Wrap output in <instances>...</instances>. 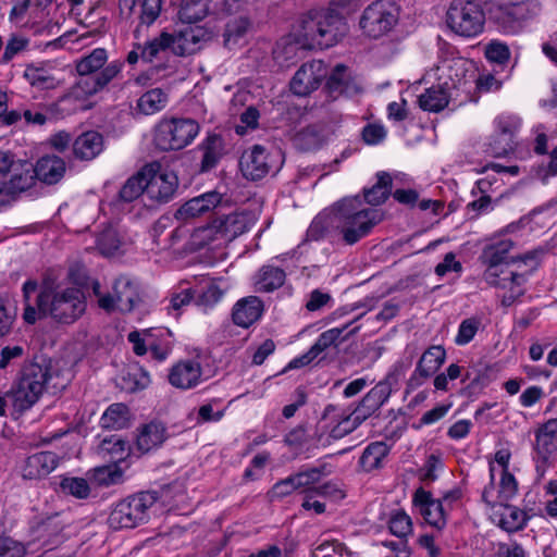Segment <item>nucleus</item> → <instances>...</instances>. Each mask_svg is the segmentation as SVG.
I'll return each instance as SVG.
<instances>
[{"mask_svg": "<svg viewBox=\"0 0 557 557\" xmlns=\"http://www.w3.org/2000/svg\"><path fill=\"white\" fill-rule=\"evenodd\" d=\"M65 173V162L58 156H44L34 166L35 178L46 183H58Z\"/></svg>", "mask_w": 557, "mask_h": 557, "instance_id": "72a5a7b5", "label": "nucleus"}, {"mask_svg": "<svg viewBox=\"0 0 557 557\" xmlns=\"http://www.w3.org/2000/svg\"><path fill=\"white\" fill-rule=\"evenodd\" d=\"M391 532L397 537H406L412 532L411 518L403 510L394 512L388 521Z\"/></svg>", "mask_w": 557, "mask_h": 557, "instance_id": "e2e57ef3", "label": "nucleus"}, {"mask_svg": "<svg viewBox=\"0 0 557 557\" xmlns=\"http://www.w3.org/2000/svg\"><path fill=\"white\" fill-rule=\"evenodd\" d=\"M536 469H544L553 454L557 450V418H552L540 424L534 432Z\"/></svg>", "mask_w": 557, "mask_h": 557, "instance_id": "aec40b11", "label": "nucleus"}, {"mask_svg": "<svg viewBox=\"0 0 557 557\" xmlns=\"http://www.w3.org/2000/svg\"><path fill=\"white\" fill-rule=\"evenodd\" d=\"M198 149L201 152V172L214 169L227 153L225 140L218 134H209L198 146Z\"/></svg>", "mask_w": 557, "mask_h": 557, "instance_id": "c85d7f7f", "label": "nucleus"}, {"mask_svg": "<svg viewBox=\"0 0 557 557\" xmlns=\"http://www.w3.org/2000/svg\"><path fill=\"white\" fill-rule=\"evenodd\" d=\"M283 159L278 151H270L261 145L246 149L239 160V169L244 177L259 181L271 171H278Z\"/></svg>", "mask_w": 557, "mask_h": 557, "instance_id": "9b49d317", "label": "nucleus"}, {"mask_svg": "<svg viewBox=\"0 0 557 557\" xmlns=\"http://www.w3.org/2000/svg\"><path fill=\"white\" fill-rule=\"evenodd\" d=\"M347 32L345 17L335 9L312 10L301 18L297 41L306 49H326L336 45Z\"/></svg>", "mask_w": 557, "mask_h": 557, "instance_id": "7ed1b4c3", "label": "nucleus"}, {"mask_svg": "<svg viewBox=\"0 0 557 557\" xmlns=\"http://www.w3.org/2000/svg\"><path fill=\"white\" fill-rule=\"evenodd\" d=\"M168 436V430L162 422L151 421L140 429L137 435V448L141 453H148L161 446Z\"/></svg>", "mask_w": 557, "mask_h": 557, "instance_id": "f704fd0d", "label": "nucleus"}, {"mask_svg": "<svg viewBox=\"0 0 557 557\" xmlns=\"http://www.w3.org/2000/svg\"><path fill=\"white\" fill-rule=\"evenodd\" d=\"M144 169H149L146 177V195L158 203L171 201L178 188L177 175L170 170L161 169L160 164H147Z\"/></svg>", "mask_w": 557, "mask_h": 557, "instance_id": "ddd939ff", "label": "nucleus"}, {"mask_svg": "<svg viewBox=\"0 0 557 557\" xmlns=\"http://www.w3.org/2000/svg\"><path fill=\"white\" fill-rule=\"evenodd\" d=\"M337 210L336 203L331 209L319 213L311 222L307 236L312 240H319L327 235L337 233Z\"/></svg>", "mask_w": 557, "mask_h": 557, "instance_id": "4c0bfd02", "label": "nucleus"}, {"mask_svg": "<svg viewBox=\"0 0 557 557\" xmlns=\"http://www.w3.org/2000/svg\"><path fill=\"white\" fill-rule=\"evenodd\" d=\"M102 136L94 131L83 133L73 144L74 154L81 160H91L96 158L102 151Z\"/></svg>", "mask_w": 557, "mask_h": 557, "instance_id": "58836bf2", "label": "nucleus"}, {"mask_svg": "<svg viewBox=\"0 0 557 557\" xmlns=\"http://www.w3.org/2000/svg\"><path fill=\"white\" fill-rule=\"evenodd\" d=\"M348 325L349 324H346L343 327H333L323 332L311 347L318 355H320L329 347L336 346L338 343L346 339L348 335L355 334L359 330L357 326L352 329L346 336L342 337V334L348 327Z\"/></svg>", "mask_w": 557, "mask_h": 557, "instance_id": "5fc2aeb1", "label": "nucleus"}, {"mask_svg": "<svg viewBox=\"0 0 557 557\" xmlns=\"http://www.w3.org/2000/svg\"><path fill=\"white\" fill-rule=\"evenodd\" d=\"M414 507L432 527L442 529L446 524V509L443 502L434 499L430 492L419 487L412 498Z\"/></svg>", "mask_w": 557, "mask_h": 557, "instance_id": "393cba45", "label": "nucleus"}, {"mask_svg": "<svg viewBox=\"0 0 557 557\" xmlns=\"http://www.w3.org/2000/svg\"><path fill=\"white\" fill-rule=\"evenodd\" d=\"M139 287L136 282L127 276L117 277L112 286V292L100 298V308L107 312H131L140 302Z\"/></svg>", "mask_w": 557, "mask_h": 557, "instance_id": "f8f14e48", "label": "nucleus"}, {"mask_svg": "<svg viewBox=\"0 0 557 557\" xmlns=\"http://www.w3.org/2000/svg\"><path fill=\"white\" fill-rule=\"evenodd\" d=\"M324 140V129L320 125H308L298 131L293 137L294 146L301 151L319 149Z\"/></svg>", "mask_w": 557, "mask_h": 557, "instance_id": "79ce46f5", "label": "nucleus"}, {"mask_svg": "<svg viewBox=\"0 0 557 557\" xmlns=\"http://www.w3.org/2000/svg\"><path fill=\"white\" fill-rule=\"evenodd\" d=\"M162 9V0H138L137 16L138 25L134 29L136 39H140L144 28L152 25L159 17Z\"/></svg>", "mask_w": 557, "mask_h": 557, "instance_id": "c03bdc74", "label": "nucleus"}, {"mask_svg": "<svg viewBox=\"0 0 557 557\" xmlns=\"http://www.w3.org/2000/svg\"><path fill=\"white\" fill-rule=\"evenodd\" d=\"M216 225L221 228L224 242L230 243L237 236L247 232L256 221L255 214L250 211H234L228 214L215 216Z\"/></svg>", "mask_w": 557, "mask_h": 557, "instance_id": "a878e982", "label": "nucleus"}, {"mask_svg": "<svg viewBox=\"0 0 557 557\" xmlns=\"http://www.w3.org/2000/svg\"><path fill=\"white\" fill-rule=\"evenodd\" d=\"M108 52L104 48H96L76 62V71L82 77L77 86L85 94L94 95L103 89L122 70V62L107 64Z\"/></svg>", "mask_w": 557, "mask_h": 557, "instance_id": "423d86ee", "label": "nucleus"}, {"mask_svg": "<svg viewBox=\"0 0 557 557\" xmlns=\"http://www.w3.org/2000/svg\"><path fill=\"white\" fill-rule=\"evenodd\" d=\"M209 13V0H182L180 18L188 24L196 23Z\"/></svg>", "mask_w": 557, "mask_h": 557, "instance_id": "603ef678", "label": "nucleus"}, {"mask_svg": "<svg viewBox=\"0 0 557 557\" xmlns=\"http://www.w3.org/2000/svg\"><path fill=\"white\" fill-rule=\"evenodd\" d=\"M157 492H140L117 502L108 518L113 530L135 528L149 519V511L158 500Z\"/></svg>", "mask_w": 557, "mask_h": 557, "instance_id": "0eeeda50", "label": "nucleus"}, {"mask_svg": "<svg viewBox=\"0 0 557 557\" xmlns=\"http://www.w3.org/2000/svg\"><path fill=\"white\" fill-rule=\"evenodd\" d=\"M411 362V358L396 361L386 376L364 395L367 401L379 410L388 400L393 389L398 386Z\"/></svg>", "mask_w": 557, "mask_h": 557, "instance_id": "a211bd4d", "label": "nucleus"}, {"mask_svg": "<svg viewBox=\"0 0 557 557\" xmlns=\"http://www.w3.org/2000/svg\"><path fill=\"white\" fill-rule=\"evenodd\" d=\"M23 76L30 86L39 90L54 89L60 85V81L42 64L26 65Z\"/></svg>", "mask_w": 557, "mask_h": 557, "instance_id": "37998d69", "label": "nucleus"}, {"mask_svg": "<svg viewBox=\"0 0 557 557\" xmlns=\"http://www.w3.org/2000/svg\"><path fill=\"white\" fill-rule=\"evenodd\" d=\"M398 7L386 0H377L369 4L359 21L360 29L371 38H379L397 24Z\"/></svg>", "mask_w": 557, "mask_h": 557, "instance_id": "9d476101", "label": "nucleus"}, {"mask_svg": "<svg viewBox=\"0 0 557 557\" xmlns=\"http://www.w3.org/2000/svg\"><path fill=\"white\" fill-rule=\"evenodd\" d=\"M418 101L422 110L438 112L448 104V94L443 86L431 87L419 96Z\"/></svg>", "mask_w": 557, "mask_h": 557, "instance_id": "8fccbe9b", "label": "nucleus"}, {"mask_svg": "<svg viewBox=\"0 0 557 557\" xmlns=\"http://www.w3.org/2000/svg\"><path fill=\"white\" fill-rule=\"evenodd\" d=\"M63 530V523L59 519V515L55 518H48L38 524L36 532L39 539H44L42 545L50 546L54 545L59 541L61 531Z\"/></svg>", "mask_w": 557, "mask_h": 557, "instance_id": "4d7b16f0", "label": "nucleus"}, {"mask_svg": "<svg viewBox=\"0 0 557 557\" xmlns=\"http://www.w3.org/2000/svg\"><path fill=\"white\" fill-rule=\"evenodd\" d=\"M191 242L198 249L203 247L216 248L226 244L221 228L216 225L215 218L208 225L195 230Z\"/></svg>", "mask_w": 557, "mask_h": 557, "instance_id": "a18cd8bd", "label": "nucleus"}, {"mask_svg": "<svg viewBox=\"0 0 557 557\" xmlns=\"http://www.w3.org/2000/svg\"><path fill=\"white\" fill-rule=\"evenodd\" d=\"M60 458L52 451H40L29 456L23 467V478L39 480L51 473L59 465Z\"/></svg>", "mask_w": 557, "mask_h": 557, "instance_id": "cd10ccee", "label": "nucleus"}, {"mask_svg": "<svg viewBox=\"0 0 557 557\" xmlns=\"http://www.w3.org/2000/svg\"><path fill=\"white\" fill-rule=\"evenodd\" d=\"M123 473L116 466H103L92 471L91 480L99 486H109L121 482Z\"/></svg>", "mask_w": 557, "mask_h": 557, "instance_id": "680f3d73", "label": "nucleus"}, {"mask_svg": "<svg viewBox=\"0 0 557 557\" xmlns=\"http://www.w3.org/2000/svg\"><path fill=\"white\" fill-rule=\"evenodd\" d=\"M411 362V358L396 361L386 376L364 395L367 401L379 410L388 400L393 389L398 386Z\"/></svg>", "mask_w": 557, "mask_h": 557, "instance_id": "f3484780", "label": "nucleus"}, {"mask_svg": "<svg viewBox=\"0 0 557 557\" xmlns=\"http://www.w3.org/2000/svg\"><path fill=\"white\" fill-rule=\"evenodd\" d=\"M520 127V120L513 115H502L496 120L497 134L503 137V144L492 145V154L496 158L505 157L515 149L513 137Z\"/></svg>", "mask_w": 557, "mask_h": 557, "instance_id": "7c9ffc66", "label": "nucleus"}, {"mask_svg": "<svg viewBox=\"0 0 557 557\" xmlns=\"http://www.w3.org/2000/svg\"><path fill=\"white\" fill-rule=\"evenodd\" d=\"M326 73V66L320 60L304 63L290 81V90L297 96H307L320 86Z\"/></svg>", "mask_w": 557, "mask_h": 557, "instance_id": "412c9836", "label": "nucleus"}, {"mask_svg": "<svg viewBox=\"0 0 557 557\" xmlns=\"http://www.w3.org/2000/svg\"><path fill=\"white\" fill-rule=\"evenodd\" d=\"M485 282L492 286L506 289L507 293H512L516 288L523 289L525 278L522 274L500 269L498 270V276H495L493 282L490 280H485Z\"/></svg>", "mask_w": 557, "mask_h": 557, "instance_id": "6e6d98bb", "label": "nucleus"}, {"mask_svg": "<svg viewBox=\"0 0 557 557\" xmlns=\"http://www.w3.org/2000/svg\"><path fill=\"white\" fill-rule=\"evenodd\" d=\"M337 234L347 245H354L366 237L382 220V213L372 208H366L358 197L344 198L336 202Z\"/></svg>", "mask_w": 557, "mask_h": 557, "instance_id": "20e7f679", "label": "nucleus"}, {"mask_svg": "<svg viewBox=\"0 0 557 557\" xmlns=\"http://www.w3.org/2000/svg\"><path fill=\"white\" fill-rule=\"evenodd\" d=\"M485 7L490 21L509 35L520 33L542 11L539 0H488Z\"/></svg>", "mask_w": 557, "mask_h": 557, "instance_id": "39448f33", "label": "nucleus"}, {"mask_svg": "<svg viewBox=\"0 0 557 557\" xmlns=\"http://www.w3.org/2000/svg\"><path fill=\"white\" fill-rule=\"evenodd\" d=\"M36 305L40 314L64 324L75 322L86 310L83 290L60 284L55 270H48L45 273Z\"/></svg>", "mask_w": 557, "mask_h": 557, "instance_id": "f03ea898", "label": "nucleus"}, {"mask_svg": "<svg viewBox=\"0 0 557 557\" xmlns=\"http://www.w3.org/2000/svg\"><path fill=\"white\" fill-rule=\"evenodd\" d=\"M392 188V177L386 172H381L377 174V182L372 188L364 191V199L368 203L377 206L384 202L389 194Z\"/></svg>", "mask_w": 557, "mask_h": 557, "instance_id": "864d4df0", "label": "nucleus"}, {"mask_svg": "<svg viewBox=\"0 0 557 557\" xmlns=\"http://www.w3.org/2000/svg\"><path fill=\"white\" fill-rule=\"evenodd\" d=\"M29 45V39L22 35L13 34L9 38L2 55L3 62L11 61L15 55L24 51Z\"/></svg>", "mask_w": 557, "mask_h": 557, "instance_id": "338daca9", "label": "nucleus"}, {"mask_svg": "<svg viewBox=\"0 0 557 557\" xmlns=\"http://www.w3.org/2000/svg\"><path fill=\"white\" fill-rule=\"evenodd\" d=\"M446 23L455 34L472 38L483 33L485 13L474 0H453L446 12Z\"/></svg>", "mask_w": 557, "mask_h": 557, "instance_id": "6e6552de", "label": "nucleus"}, {"mask_svg": "<svg viewBox=\"0 0 557 557\" xmlns=\"http://www.w3.org/2000/svg\"><path fill=\"white\" fill-rule=\"evenodd\" d=\"M168 103V95L160 88H153L143 94L137 100V109L145 115L160 112Z\"/></svg>", "mask_w": 557, "mask_h": 557, "instance_id": "49530a36", "label": "nucleus"}, {"mask_svg": "<svg viewBox=\"0 0 557 557\" xmlns=\"http://www.w3.org/2000/svg\"><path fill=\"white\" fill-rule=\"evenodd\" d=\"M360 423L355 420L352 413L339 410L334 405L325 407L320 421V428L329 433L332 440H339L354 432Z\"/></svg>", "mask_w": 557, "mask_h": 557, "instance_id": "4be33fe9", "label": "nucleus"}, {"mask_svg": "<svg viewBox=\"0 0 557 557\" xmlns=\"http://www.w3.org/2000/svg\"><path fill=\"white\" fill-rule=\"evenodd\" d=\"M99 454L106 456H109L111 459L119 461L123 459L126 450H127V444L125 441L121 438L119 435H111L109 437H104L99 446H98Z\"/></svg>", "mask_w": 557, "mask_h": 557, "instance_id": "13d9d810", "label": "nucleus"}, {"mask_svg": "<svg viewBox=\"0 0 557 557\" xmlns=\"http://www.w3.org/2000/svg\"><path fill=\"white\" fill-rule=\"evenodd\" d=\"M149 169H141L138 173L131 176L122 186L119 197L122 201L132 202L137 199L144 191L146 193V177Z\"/></svg>", "mask_w": 557, "mask_h": 557, "instance_id": "3c124183", "label": "nucleus"}, {"mask_svg": "<svg viewBox=\"0 0 557 557\" xmlns=\"http://www.w3.org/2000/svg\"><path fill=\"white\" fill-rule=\"evenodd\" d=\"M73 377L70 368L59 362H25L18 371L8 396L20 411L30 409L51 388L54 393L64 389Z\"/></svg>", "mask_w": 557, "mask_h": 557, "instance_id": "f257e3e1", "label": "nucleus"}, {"mask_svg": "<svg viewBox=\"0 0 557 557\" xmlns=\"http://www.w3.org/2000/svg\"><path fill=\"white\" fill-rule=\"evenodd\" d=\"M326 89L334 99L341 95L351 96L359 91L357 84L350 77L348 69L338 64L327 78Z\"/></svg>", "mask_w": 557, "mask_h": 557, "instance_id": "c9c22d12", "label": "nucleus"}, {"mask_svg": "<svg viewBox=\"0 0 557 557\" xmlns=\"http://www.w3.org/2000/svg\"><path fill=\"white\" fill-rule=\"evenodd\" d=\"M7 175V181L0 182V207L8 206L17 197L33 187L36 182L34 166L28 161L20 160Z\"/></svg>", "mask_w": 557, "mask_h": 557, "instance_id": "4468645a", "label": "nucleus"}, {"mask_svg": "<svg viewBox=\"0 0 557 557\" xmlns=\"http://www.w3.org/2000/svg\"><path fill=\"white\" fill-rule=\"evenodd\" d=\"M492 519L499 528L511 533L525 527L528 516L516 506L500 504L493 511Z\"/></svg>", "mask_w": 557, "mask_h": 557, "instance_id": "2f4dec72", "label": "nucleus"}, {"mask_svg": "<svg viewBox=\"0 0 557 557\" xmlns=\"http://www.w3.org/2000/svg\"><path fill=\"white\" fill-rule=\"evenodd\" d=\"M411 362V358L396 361L386 376L364 395L367 401L379 410L388 400L393 389L398 386Z\"/></svg>", "mask_w": 557, "mask_h": 557, "instance_id": "dca6fc26", "label": "nucleus"}, {"mask_svg": "<svg viewBox=\"0 0 557 557\" xmlns=\"http://www.w3.org/2000/svg\"><path fill=\"white\" fill-rule=\"evenodd\" d=\"M137 49L140 50L141 60L145 62H152L160 53L170 49L172 51V34L162 32L159 37H156L144 45L137 44Z\"/></svg>", "mask_w": 557, "mask_h": 557, "instance_id": "de8ad7c7", "label": "nucleus"}, {"mask_svg": "<svg viewBox=\"0 0 557 557\" xmlns=\"http://www.w3.org/2000/svg\"><path fill=\"white\" fill-rule=\"evenodd\" d=\"M446 359V351L441 345L429 347L417 362L416 369L407 381L406 392L420 387L428 379L433 376L443 366Z\"/></svg>", "mask_w": 557, "mask_h": 557, "instance_id": "2eb2a0df", "label": "nucleus"}, {"mask_svg": "<svg viewBox=\"0 0 557 557\" xmlns=\"http://www.w3.org/2000/svg\"><path fill=\"white\" fill-rule=\"evenodd\" d=\"M129 410L121 403L112 404L103 412L100 423L106 429L120 430L128 425Z\"/></svg>", "mask_w": 557, "mask_h": 557, "instance_id": "09e8293b", "label": "nucleus"}, {"mask_svg": "<svg viewBox=\"0 0 557 557\" xmlns=\"http://www.w3.org/2000/svg\"><path fill=\"white\" fill-rule=\"evenodd\" d=\"M60 487L64 494L72 495L79 499H85L90 494V486L84 478H63Z\"/></svg>", "mask_w": 557, "mask_h": 557, "instance_id": "052dcab7", "label": "nucleus"}, {"mask_svg": "<svg viewBox=\"0 0 557 557\" xmlns=\"http://www.w3.org/2000/svg\"><path fill=\"white\" fill-rule=\"evenodd\" d=\"M391 447L385 442L370 443L363 450L359 465L362 471L372 472L383 467Z\"/></svg>", "mask_w": 557, "mask_h": 557, "instance_id": "ea45409f", "label": "nucleus"}, {"mask_svg": "<svg viewBox=\"0 0 557 557\" xmlns=\"http://www.w3.org/2000/svg\"><path fill=\"white\" fill-rule=\"evenodd\" d=\"M262 310L263 306L258 297L244 298L233 309V321L236 325L248 327L261 317Z\"/></svg>", "mask_w": 557, "mask_h": 557, "instance_id": "e433bc0d", "label": "nucleus"}, {"mask_svg": "<svg viewBox=\"0 0 557 557\" xmlns=\"http://www.w3.org/2000/svg\"><path fill=\"white\" fill-rule=\"evenodd\" d=\"M26 547L23 543L10 537H0V557H24Z\"/></svg>", "mask_w": 557, "mask_h": 557, "instance_id": "774afa93", "label": "nucleus"}, {"mask_svg": "<svg viewBox=\"0 0 557 557\" xmlns=\"http://www.w3.org/2000/svg\"><path fill=\"white\" fill-rule=\"evenodd\" d=\"M199 129V124L193 119L163 120L156 128L154 143L163 151L180 150L193 143Z\"/></svg>", "mask_w": 557, "mask_h": 557, "instance_id": "1a4fd4ad", "label": "nucleus"}, {"mask_svg": "<svg viewBox=\"0 0 557 557\" xmlns=\"http://www.w3.org/2000/svg\"><path fill=\"white\" fill-rule=\"evenodd\" d=\"M132 243L131 236L126 233L124 227L121 230L115 226L106 227L97 236V248L101 255L106 257L114 256L119 252H124L125 248Z\"/></svg>", "mask_w": 557, "mask_h": 557, "instance_id": "bb28decb", "label": "nucleus"}, {"mask_svg": "<svg viewBox=\"0 0 557 557\" xmlns=\"http://www.w3.org/2000/svg\"><path fill=\"white\" fill-rule=\"evenodd\" d=\"M209 39L210 34L205 28L188 25L176 34H172V52L176 55L193 54Z\"/></svg>", "mask_w": 557, "mask_h": 557, "instance_id": "b1692460", "label": "nucleus"}, {"mask_svg": "<svg viewBox=\"0 0 557 557\" xmlns=\"http://www.w3.org/2000/svg\"><path fill=\"white\" fill-rule=\"evenodd\" d=\"M411 362V358L396 361L386 376L364 395L367 401L379 410L388 400L393 389L398 386Z\"/></svg>", "mask_w": 557, "mask_h": 557, "instance_id": "6ab92c4d", "label": "nucleus"}, {"mask_svg": "<svg viewBox=\"0 0 557 557\" xmlns=\"http://www.w3.org/2000/svg\"><path fill=\"white\" fill-rule=\"evenodd\" d=\"M221 195L216 191H210L198 197H194L177 210L176 215L183 220L199 216L216 208L221 202Z\"/></svg>", "mask_w": 557, "mask_h": 557, "instance_id": "473e14b6", "label": "nucleus"}, {"mask_svg": "<svg viewBox=\"0 0 557 557\" xmlns=\"http://www.w3.org/2000/svg\"><path fill=\"white\" fill-rule=\"evenodd\" d=\"M224 293V289L212 282L198 295L196 305L205 310L210 309L223 298Z\"/></svg>", "mask_w": 557, "mask_h": 557, "instance_id": "0e129e2a", "label": "nucleus"}, {"mask_svg": "<svg viewBox=\"0 0 557 557\" xmlns=\"http://www.w3.org/2000/svg\"><path fill=\"white\" fill-rule=\"evenodd\" d=\"M285 272L274 265H263L255 276V289L260 293H271L285 282Z\"/></svg>", "mask_w": 557, "mask_h": 557, "instance_id": "a19ab883", "label": "nucleus"}, {"mask_svg": "<svg viewBox=\"0 0 557 557\" xmlns=\"http://www.w3.org/2000/svg\"><path fill=\"white\" fill-rule=\"evenodd\" d=\"M168 379L175 388H195L203 381L202 367L199 361L193 359L178 361L170 369Z\"/></svg>", "mask_w": 557, "mask_h": 557, "instance_id": "5701e85b", "label": "nucleus"}, {"mask_svg": "<svg viewBox=\"0 0 557 557\" xmlns=\"http://www.w3.org/2000/svg\"><path fill=\"white\" fill-rule=\"evenodd\" d=\"M513 243L510 239H502L497 243L487 245L483 251L481 259L487 265L484 272V280L493 282L495 276H498L499 265L506 262L507 255L512 248Z\"/></svg>", "mask_w": 557, "mask_h": 557, "instance_id": "c756f323", "label": "nucleus"}, {"mask_svg": "<svg viewBox=\"0 0 557 557\" xmlns=\"http://www.w3.org/2000/svg\"><path fill=\"white\" fill-rule=\"evenodd\" d=\"M518 492V482L512 473L508 469L500 470L499 480V497L504 500H509L516 496Z\"/></svg>", "mask_w": 557, "mask_h": 557, "instance_id": "69168bd1", "label": "nucleus"}, {"mask_svg": "<svg viewBox=\"0 0 557 557\" xmlns=\"http://www.w3.org/2000/svg\"><path fill=\"white\" fill-rule=\"evenodd\" d=\"M323 470L324 467H313L292 474L296 491L304 490L306 495L308 490H313L312 485L321 480L324 474Z\"/></svg>", "mask_w": 557, "mask_h": 557, "instance_id": "bf43d9fd", "label": "nucleus"}]
</instances>
